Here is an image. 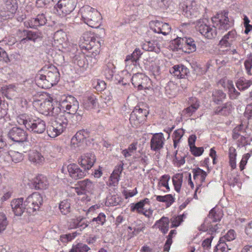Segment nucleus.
<instances>
[{"mask_svg": "<svg viewBox=\"0 0 252 252\" xmlns=\"http://www.w3.org/2000/svg\"><path fill=\"white\" fill-rule=\"evenodd\" d=\"M213 25L208 23L205 19H199L195 22V28L202 35L208 39H213L217 35V27L220 30H227L232 25L228 18V12H219L212 17Z\"/></svg>", "mask_w": 252, "mask_h": 252, "instance_id": "f257e3e1", "label": "nucleus"}, {"mask_svg": "<svg viewBox=\"0 0 252 252\" xmlns=\"http://www.w3.org/2000/svg\"><path fill=\"white\" fill-rule=\"evenodd\" d=\"M60 80V73L57 68L52 64L46 65L36 75L35 81L42 89H49L57 84Z\"/></svg>", "mask_w": 252, "mask_h": 252, "instance_id": "f03ea898", "label": "nucleus"}, {"mask_svg": "<svg viewBox=\"0 0 252 252\" xmlns=\"http://www.w3.org/2000/svg\"><path fill=\"white\" fill-rule=\"evenodd\" d=\"M95 156L87 153L78 159V163L83 169L76 164H70L67 167L69 176L74 180L82 179L87 175L88 170L91 168L95 161Z\"/></svg>", "mask_w": 252, "mask_h": 252, "instance_id": "7ed1b4c3", "label": "nucleus"}, {"mask_svg": "<svg viewBox=\"0 0 252 252\" xmlns=\"http://www.w3.org/2000/svg\"><path fill=\"white\" fill-rule=\"evenodd\" d=\"M65 114V112L60 111L56 116H52L54 119L51 121L50 125L48 126L47 129L49 136L55 138L64 131L68 122Z\"/></svg>", "mask_w": 252, "mask_h": 252, "instance_id": "20e7f679", "label": "nucleus"}, {"mask_svg": "<svg viewBox=\"0 0 252 252\" xmlns=\"http://www.w3.org/2000/svg\"><path fill=\"white\" fill-rule=\"evenodd\" d=\"M223 216V213L215 208L211 209L204 222L199 227L200 231H207L208 234H214L219 228L218 224H213L214 222L220 221Z\"/></svg>", "mask_w": 252, "mask_h": 252, "instance_id": "39448f33", "label": "nucleus"}, {"mask_svg": "<svg viewBox=\"0 0 252 252\" xmlns=\"http://www.w3.org/2000/svg\"><path fill=\"white\" fill-rule=\"evenodd\" d=\"M82 17L84 22L89 26L97 28L100 25V14L95 9L89 6H85L81 10Z\"/></svg>", "mask_w": 252, "mask_h": 252, "instance_id": "423d86ee", "label": "nucleus"}, {"mask_svg": "<svg viewBox=\"0 0 252 252\" xmlns=\"http://www.w3.org/2000/svg\"><path fill=\"white\" fill-rule=\"evenodd\" d=\"M33 104L41 113L46 116H56L58 112H60L61 109L53 107L52 102L49 100H36L33 101Z\"/></svg>", "mask_w": 252, "mask_h": 252, "instance_id": "0eeeda50", "label": "nucleus"}, {"mask_svg": "<svg viewBox=\"0 0 252 252\" xmlns=\"http://www.w3.org/2000/svg\"><path fill=\"white\" fill-rule=\"evenodd\" d=\"M42 203L43 198L41 194L37 192L32 193L25 200L27 212L31 214L39 210Z\"/></svg>", "mask_w": 252, "mask_h": 252, "instance_id": "6e6552de", "label": "nucleus"}, {"mask_svg": "<svg viewBox=\"0 0 252 252\" xmlns=\"http://www.w3.org/2000/svg\"><path fill=\"white\" fill-rule=\"evenodd\" d=\"M180 6L187 17H195L199 14V6L194 0H185L180 3Z\"/></svg>", "mask_w": 252, "mask_h": 252, "instance_id": "1a4fd4ad", "label": "nucleus"}, {"mask_svg": "<svg viewBox=\"0 0 252 252\" xmlns=\"http://www.w3.org/2000/svg\"><path fill=\"white\" fill-rule=\"evenodd\" d=\"M45 122L39 118L31 117L26 126L28 130L36 134H41L46 129Z\"/></svg>", "mask_w": 252, "mask_h": 252, "instance_id": "9d476101", "label": "nucleus"}, {"mask_svg": "<svg viewBox=\"0 0 252 252\" xmlns=\"http://www.w3.org/2000/svg\"><path fill=\"white\" fill-rule=\"evenodd\" d=\"M175 42L179 48H182L184 51L189 54L196 50L195 41L192 38L177 37Z\"/></svg>", "mask_w": 252, "mask_h": 252, "instance_id": "9b49d317", "label": "nucleus"}, {"mask_svg": "<svg viewBox=\"0 0 252 252\" xmlns=\"http://www.w3.org/2000/svg\"><path fill=\"white\" fill-rule=\"evenodd\" d=\"M192 172L193 173V178L196 181V188L193 194V198L197 199V192L201 187L204 186L203 183L205 182L208 174L205 171L199 167L193 169Z\"/></svg>", "mask_w": 252, "mask_h": 252, "instance_id": "f8f14e48", "label": "nucleus"}, {"mask_svg": "<svg viewBox=\"0 0 252 252\" xmlns=\"http://www.w3.org/2000/svg\"><path fill=\"white\" fill-rule=\"evenodd\" d=\"M17 8L15 0H7L0 10V15L4 20L11 18L15 13Z\"/></svg>", "mask_w": 252, "mask_h": 252, "instance_id": "ddd939ff", "label": "nucleus"}, {"mask_svg": "<svg viewBox=\"0 0 252 252\" xmlns=\"http://www.w3.org/2000/svg\"><path fill=\"white\" fill-rule=\"evenodd\" d=\"M8 137L14 142L22 143L27 141L28 133L23 129L19 127H13L7 134Z\"/></svg>", "mask_w": 252, "mask_h": 252, "instance_id": "4468645a", "label": "nucleus"}, {"mask_svg": "<svg viewBox=\"0 0 252 252\" xmlns=\"http://www.w3.org/2000/svg\"><path fill=\"white\" fill-rule=\"evenodd\" d=\"M151 30L154 32L162 34L163 35L169 34L171 28L168 23H163L159 20H153L149 23Z\"/></svg>", "mask_w": 252, "mask_h": 252, "instance_id": "2eb2a0df", "label": "nucleus"}, {"mask_svg": "<svg viewBox=\"0 0 252 252\" xmlns=\"http://www.w3.org/2000/svg\"><path fill=\"white\" fill-rule=\"evenodd\" d=\"M55 7L58 13L63 16L72 12L75 8V5L72 0H60Z\"/></svg>", "mask_w": 252, "mask_h": 252, "instance_id": "dca6fc26", "label": "nucleus"}, {"mask_svg": "<svg viewBox=\"0 0 252 252\" xmlns=\"http://www.w3.org/2000/svg\"><path fill=\"white\" fill-rule=\"evenodd\" d=\"M63 107L65 108V111L69 114L74 115L76 114L79 108V102L77 99L71 95L66 97L64 102H63Z\"/></svg>", "mask_w": 252, "mask_h": 252, "instance_id": "f3484780", "label": "nucleus"}, {"mask_svg": "<svg viewBox=\"0 0 252 252\" xmlns=\"http://www.w3.org/2000/svg\"><path fill=\"white\" fill-rule=\"evenodd\" d=\"M165 141V139L162 132L153 134L150 141L151 150L153 151H159L163 148Z\"/></svg>", "mask_w": 252, "mask_h": 252, "instance_id": "a211bd4d", "label": "nucleus"}, {"mask_svg": "<svg viewBox=\"0 0 252 252\" xmlns=\"http://www.w3.org/2000/svg\"><path fill=\"white\" fill-rule=\"evenodd\" d=\"M100 46V41L96 40L95 37L94 40H92L89 43H86V46L84 44H80V47L82 49L88 50L94 57L99 53Z\"/></svg>", "mask_w": 252, "mask_h": 252, "instance_id": "6ab92c4d", "label": "nucleus"}, {"mask_svg": "<svg viewBox=\"0 0 252 252\" xmlns=\"http://www.w3.org/2000/svg\"><path fill=\"white\" fill-rule=\"evenodd\" d=\"M11 206L13 212L16 216H20L27 210V206L25 205V201L23 202V198H19L12 200Z\"/></svg>", "mask_w": 252, "mask_h": 252, "instance_id": "aec40b11", "label": "nucleus"}, {"mask_svg": "<svg viewBox=\"0 0 252 252\" xmlns=\"http://www.w3.org/2000/svg\"><path fill=\"white\" fill-rule=\"evenodd\" d=\"M237 37L236 31L234 30L229 31L222 37L219 41V45L221 47H230Z\"/></svg>", "mask_w": 252, "mask_h": 252, "instance_id": "412c9836", "label": "nucleus"}, {"mask_svg": "<svg viewBox=\"0 0 252 252\" xmlns=\"http://www.w3.org/2000/svg\"><path fill=\"white\" fill-rule=\"evenodd\" d=\"M189 106L183 111V114L186 115L187 117L191 116L193 113L195 112L200 105L197 98L195 97H191L189 100Z\"/></svg>", "mask_w": 252, "mask_h": 252, "instance_id": "4be33fe9", "label": "nucleus"}, {"mask_svg": "<svg viewBox=\"0 0 252 252\" xmlns=\"http://www.w3.org/2000/svg\"><path fill=\"white\" fill-rule=\"evenodd\" d=\"M142 109L139 106L135 107L130 115L129 121L132 125L136 127L140 126L142 118Z\"/></svg>", "mask_w": 252, "mask_h": 252, "instance_id": "5701e85b", "label": "nucleus"}, {"mask_svg": "<svg viewBox=\"0 0 252 252\" xmlns=\"http://www.w3.org/2000/svg\"><path fill=\"white\" fill-rule=\"evenodd\" d=\"M234 107L231 101L223 103L222 106H218L214 110V114L227 116L231 114Z\"/></svg>", "mask_w": 252, "mask_h": 252, "instance_id": "b1692460", "label": "nucleus"}, {"mask_svg": "<svg viewBox=\"0 0 252 252\" xmlns=\"http://www.w3.org/2000/svg\"><path fill=\"white\" fill-rule=\"evenodd\" d=\"M233 239H234V237H220L219 243L214 250V252H227L228 250H230L231 248H229L226 242H230Z\"/></svg>", "mask_w": 252, "mask_h": 252, "instance_id": "393cba45", "label": "nucleus"}, {"mask_svg": "<svg viewBox=\"0 0 252 252\" xmlns=\"http://www.w3.org/2000/svg\"><path fill=\"white\" fill-rule=\"evenodd\" d=\"M48 185L47 178L42 175L37 176L35 178L33 182V186L36 189H46Z\"/></svg>", "mask_w": 252, "mask_h": 252, "instance_id": "a878e982", "label": "nucleus"}, {"mask_svg": "<svg viewBox=\"0 0 252 252\" xmlns=\"http://www.w3.org/2000/svg\"><path fill=\"white\" fill-rule=\"evenodd\" d=\"M141 55V51L139 49H136L131 55L126 56L125 60L126 65L130 62L133 63L135 66L138 65L140 67V63L138 62L139 58Z\"/></svg>", "mask_w": 252, "mask_h": 252, "instance_id": "bb28decb", "label": "nucleus"}, {"mask_svg": "<svg viewBox=\"0 0 252 252\" xmlns=\"http://www.w3.org/2000/svg\"><path fill=\"white\" fill-rule=\"evenodd\" d=\"M29 159L30 161L35 164H42L44 161V157L38 151L32 150L29 154Z\"/></svg>", "mask_w": 252, "mask_h": 252, "instance_id": "cd10ccee", "label": "nucleus"}, {"mask_svg": "<svg viewBox=\"0 0 252 252\" xmlns=\"http://www.w3.org/2000/svg\"><path fill=\"white\" fill-rule=\"evenodd\" d=\"M236 86L240 91L245 90L249 88L252 85V78L248 80L244 77H241L238 78L236 82Z\"/></svg>", "mask_w": 252, "mask_h": 252, "instance_id": "c85d7f7f", "label": "nucleus"}, {"mask_svg": "<svg viewBox=\"0 0 252 252\" xmlns=\"http://www.w3.org/2000/svg\"><path fill=\"white\" fill-rule=\"evenodd\" d=\"M143 50L155 51L156 53H159L160 51L157 40H145L144 43H143Z\"/></svg>", "mask_w": 252, "mask_h": 252, "instance_id": "c756f323", "label": "nucleus"}, {"mask_svg": "<svg viewBox=\"0 0 252 252\" xmlns=\"http://www.w3.org/2000/svg\"><path fill=\"white\" fill-rule=\"evenodd\" d=\"M96 104V98L94 95H87L83 98V104L84 108L87 110L93 109Z\"/></svg>", "mask_w": 252, "mask_h": 252, "instance_id": "7c9ffc66", "label": "nucleus"}, {"mask_svg": "<svg viewBox=\"0 0 252 252\" xmlns=\"http://www.w3.org/2000/svg\"><path fill=\"white\" fill-rule=\"evenodd\" d=\"M156 200L158 202H164L166 207L171 206L175 201V197L172 194L165 195H155Z\"/></svg>", "mask_w": 252, "mask_h": 252, "instance_id": "2f4dec72", "label": "nucleus"}, {"mask_svg": "<svg viewBox=\"0 0 252 252\" xmlns=\"http://www.w3.org/2000/svg\"><path fill=\"white\" fill-rule=\"evenodd\" d=\"M226 96V94L221 90H214L212 93L213 101L217 104H219L225 100Z\"/></svg>", "mask_w": 252, "mask_h": 252, "instance_id": "473e14b6", "label": "nucleus"}, {"mask_svg": "<svg viewBox=\"0 0 252 252\" xmlns=\"http://www.w3.org/2000/svg\"><path fill=\"white\" fill-rule=\"evenodd\" d=\"M79 187L82 190L87 192L91 191L94 188V184L89 179H85L83 181L78 182Z\"/></svg>", "mask_w": 252, "mask_h": 252, "instance_id": "72a5a7b5", "label": "nucleus"}, {"mask_svg": "<svg viewBox=\"0 0 252 252\" xmlns=\"http://www.w3.org/2000/svg\"><path fill=\"white\" fill-rule=\"evenodd\" d=\"M226 87L228 90L229 98L231 99H236L240 95V94L236 91L234 85L231 80H227Z\"/></svg>", "mask_w": 252, "mask_h": 252, "instance_id": "f704fd0d", "label": "nucleus"}, {"mask_svg": "<svg viewBox=\"0 0 252 252\" xmlns=\"http://www.w3.org/2000/svg\"><path fill=\"white\" fill-rule=\"evenodd\" d=\"M170 179V177L168 174H164L161 177L158 185V188L159 189L162 190L163 187L165 188L166 190L164 191H169L170 188L168 185V182Z\"/></svg>", "mask_w": 252, "mask_h": 252, "instance_id": "c9c22d12", "label": "nucleus"}, {"mask_svg": "<svg viewBox=\"0 0 252 252\" xmlns=\"http://www.w3.org/2000/svg\"><path fill=\"white\" fill-rule=\"evenodd\" d=\"M54 39L60 45H63L67 40L66 34L62 30L58 31L55 33Z\"/></svg>", "mask_w": 252, "mask_h": 252, "instance_id": "e433bc0d", "label": "nucleus"}, {"mask_svg": "<svg viewBox=\"0 0 252 252\" xmlns=\"http://www.w3.org/2000/svg\"><path fill=\"white\" fill-rule=\"evenodd\" d=\"M172 182L175 190L179 192L183 182V176L182 174H175L172 177Z\"/></svg>", "mask_w": 252, "mask_h": 252, "instance_id": "4c0bfd02", "label": "nucleus"}, {"mask_svg": "<svg viewBox=\"0 0 252 252\" xmlns=\"http://www.w3.org/2000/svg\"><path fill=\"white\" fill-rule=\"evenodd\" d=\"M156 225L163 234H166L168 230V219L166 217H162L158 221H157Z\"/></svg>", "mask_w": 252, "mask_h": 252, "instance_id": "58836bf2", "label": "nucleus"}, {"mask_svg": "<svg viewBox=\"0 0 252 252\" xmlns=\"http://www.w3.org/2000/svg\"><path fill=\"white\" fill-rule=\"evenodd\" d=\"M85 139L83 136L81 131H78L71 139V144L74 148L79 147L81 143L85 141Z\"/></svg>", "mask_w": 252, "mask_h": 252, "instance_id": "ea45409f", "label": "nucleus"}, {"mask_svg": "<svg viewBox=\"0 0 252 252\" xmlns=\"http://www.w3.org/2000/svg\"><path fill=\"white\" fill-rule=\"evenodd\" d=\"M184 134V130L183 129H178L174 131L172 138L173 140V147L176 148L178 143L180 142L182 137Z\"/></svg>", "mask_w": 252, "mask_h": 252, "instance_id": "a19ab883", "label": "nucleus"}, {"mask_svg": "<svg viewBox=\"0 0 252 252\" xmlns=\"http://www.w3.org/2000/svg\"><path fill=\"white\" fill-rule=\"evenodd\" d=\"M244 65L246 72L248 75H252V54H248L245 60Z\"/></svg>", "mask_w": 252, "mask_h": 252, "instance_id": "79ce46f5", "label": "nucleus"}, {"mask_svg": "<svg viewBox=\"0 0 252 252\" xmlns=\"http://www.w3.org/2000/svg\"><path fill=\"white\" fill-rule=\"evenodd\" d=\"M75 64L78 65L80 67H84L86 65V58L84 54L76 55L73 59Z\"/></svg>", "mask_w": 252, "mask_h": 252, "instance_id": "37998d69", "label": "nucleus"}, {"mask_svg": "<svg viewBox=\"0 0 252 252\" xmlns=\"http://www.w3.org/2000/svg\"><path fill=\"white\" fill-rule=\"evenodd\" d=\"M24 32H26L27 36L26 38H23L21 40V43H24L26 42V41L29 40H32L35 41L38 37H39V35L38 33L30 31H24Z\"/></svg>", "mask_w": 252, "mask_h": 252, "instance_id": "c03bdc74", "label": "nucleus"}, {"mask_svg": "<svg viewBox=\"0 0 252 252\" xmlns=\"http://www.w3.org/2000/svg\"><path fill=\"white\" fill-rule=\"evenodd\" d=\"M141 74L137 73L134 74L131 78L132 84L135 87H137L139 90L142 89Z\"/></svg>", "mask_w": 252, "mask_h": 252, "instance_id": "a18cd8bd", "label": "nucleus"}, {"mask_svg": "<svg viewBox=\"0 0 252 252\" xmlns=\"http://www.w3.org/2000/svg\"><path fill=\"white\" fill-rule=\"evenodd\" d=\"M90 248L86 245L80 243L73 246L69 252H88Z\"/></svg>", "mask_w": 252, "mask_h": 252, "instance_id": "49530a36", "label": "nucleus"}, {"mask_svg": "<svg viewBox=\"0 0 252 252\" xmlns=\"http://www.w3.org/2000/svg\"><path fill=\"white\" fill-rule=\"evenodd\" d=\"M151 4L153 6L160 7V8H166L170 3V0H151Z\"/></svg>", "mask_w": 252, "mask_h": 252, "instance_id": "de8ad7c7", "label": "nucleus"}, {"mask_svg": "<svg viewBox=\"0 0 252 252\" xmlns=\"http://www.w3.org/2000/svg\"><path fill=\"white\" fill-rule=\"evenodd\" d=\"M59 208L61 213L65 215L70 211V203L67 200H64L61 202Z\"/></svg>", "mask_w": 252, "mask_h": 252, "instance_id": "09e8293b", "label": "nucleus"}, {"mask_svg": "<svg viewBox=\"0 0 252 252\" xmlns=\"http://www.w3.org/2000/svg\"><path fill=\"white\" fill-rule=\"evenodd\" d=\"M8 105L0 97V119L4 117L7 113Z\"/></svg>", "mask_w": 252, "mask_h": 252, "instance_id": "8fccbe9b", "label": "nucleus"}, {"mask_svg": "<svg viewBox=\"0 0 252 252\" xmlns=\"http://www.w3.org/2000/svg\"><path fill=\"white\" fill-rule=\"evenodd\" d=\"M94 39V35L91 32H86L84 33L81 38L80 44H84L86 46V43H89L92 40Z\"/></svg>", "mask_w": 252, "mask_h": 252, "instance_id": "3c124183", "label": "nucleus"}, {"mask_svg": "<svg viewBox=\"0 0 252 252\" xmlns=\"http://www.w3.org/2000/svg\"><path fill=\"white\" fill-rule=\"evenodd\" d=\"M105 221V215L103 213H100L98 216L96 218H94L90 222L93 225H95V223L98 224L103 225Z\"/></svg>", "mask_w": 252, "mask_h": 252, "instance_id": "603ef678", "label": "nucleus"}, {"mask_svg": "<svg viewBox=\"0 0 252 252\" xmlns=\"http://www.w3.org/2000/svg\"><path fill=\"white\" fill-rule=\"evenodd\" d=\"M186 217L184 214L182 215L177 216L176 217H173L171 219V226H178L183 221V219Z\"/></svg>", "mask_w": 252, "mask_h": 252, "instance_id": "864d4df0", "label": "nucleus"}, {"mask_svg": "<svg viewBox=\"0 0 252 252\" xmlns=\"http://www.w3.org/2000/svg\"><path fill=\"white\" fill-rule=\"evenodd\" d=\"M243 128L244 126L242 125H238L234 128L232 134L233 139H236L241 137L242 133L244 132Z\"/></svg>", "mask_w": 252, "mask_h": 252, "instance_id": "5fc2aeb1", "label": "nucleus"}, {"mask_svg": "<svg viewBox=\"0 0 252 252\" xmlns=\"http://www.w3.org/2000/svg\"><path fill=\"white\" fill-rule=\"evenodd\" d=\"M173 163L176 166H181V165H184L185 163V156L182 157H178L177 151L175 152V157L173 158Z\"/></svg>", "mask_w": 252, "mask_h": 252, "instance_id": "6e6d98bb", "label": "nucleus"}, {"mask_svg": "<svg viewBox=\"0 0 252 252\" xmlns=\"http://www.w3.org/2000/svg\"><path fill=\"white\" fill-rule=\"evenodd\" d=\"M123 169V164H120L118 166L116 167L114 170L113 173L111 175V178H113L117 181L119 180L120 174L121 173Z\"/></svg>", "mask_w": 252, "mask_h": 252, "instance_id": "4d7b16f0", "label": "nucleus"}, {"mask_svg": "<svg viewBox=\"0 0 252 252\" xmlns=\"http://www.w3.org/2000/svg\"><path fill=\"white\" fill-rule=\"evenodd\" d=\"M10 155L12 160L15 162H18L23 159L22 154L18 152L11 151Z\"/></svg>", "mask_w": 252, "mask_h": 252, "instance_id": "13d9d810", "label": "nucleus"}, {"mask_svg": "<svg viewBox=\"0 0 252 252\" xmlns=\"http://www.w3.org/2000/svg\"><path fill=\"white\" fill-rule=\"evenodd\" d=\"M251 156V154H249V153H247V154H244L243 156L239 165L240 169L241 171L242 170L244 169L245 166L246 165Z\"/></svg>", "mask_w": 252, "mask_h": 252, "instance_id": "bf43d9fd", "label": "nucleus"}, {"mask_svg": "<svg viewBox=\"0 0 252 252\" xmlns=\"http://www.w3.org/2000/svg\"><path fill=\"white\" fill-rule=\"evenodd\" d=\"M30 117L29 116L27 117L24 115H20L17 117V121L19 125H24L26 127L27 125L30 120Z\"/></svg>", "mask_w": 252, "mask_h": 252, "instance_id": "052dcab7", "label": "nucleus"}, {"mask_svg": "<svg viewBox=\"0 0 252 252\" xmlns=\"http://www.w3.org/2000/svg\"><path fill=\"white\" fill-rule=\"evenodd\" d=\"M131 211L132 212L136 211L138 213H142V200H140L136 204H131L130 207Z\"/></svg>", "mask_w": 252, "mask_h": 252, "instance_id": "680f3d73", "label": "nucleus"}, {"mask_svg": "<svg viewBox=\"0 0 252 252\" xmlns=\"http://www.w3.org/2000/svg\"><path fill=\"white\" fill-rule=\"evenodd\" d=\"M114 69L115 66L114 64L112 63L109 62L106 64V66L105 69V72L108 74L109 77H111L113 75Z\"/></svg>", "mask_w": 252, "mask_h": 252, "instance_id": "e2e57ef3", "label": "nucleus"}, {"mask_svg": "<svg viewBox=\"0 0 252 252\" xmlns=\"http://www.w3.org/2000/svg\"><path fill=\"white\" fill-rule=\"evenodd\" d=\"M130 153H133L134 151L138 150V152L141 150L140 143H138L137 142H133L128 147L127 149Z\"/></svg>", "mask_w": 252, "mask_h": 252, "instance_id": "0e129e2a", "label": "nucleus"}, {"mask_svg": "<svg viewBox=\"0 0 252 252\" xmlns=\"http://www.w3.org/2000/svg\"><path fill=\"white\" fill-rule=\"evenodd\" d=\"M15 86L9 85L8 87H4L2 88V93L4 94L7 97L9 94H11L12 92L14 91Z\"/></svg>", "mask_w": 252, "mask_h": 252, "instance_id": "69168bd1", "label": "nucleus"}, {"mask_svg": "<svg viewBox=\"0 0 252 252\" xmlns=\"http://www.w3.org/2000/svg\"><path fill=\"white\" fill-rule=\"evenodd\" d=\"M203 152H204V148L196 147L195 145H194L191 153H192V154H193L195 156H201V155L203 154Z\"/></svg>", "mask_w": 252, "mask_h": 252, "instance_id": "338daca9", "label": "nucleus"}, {"mask_svg": "<svg viewBox=\"0 0 252 252\" xmlns=\"http://www.w3.org/2000/svg\"><path fill=\"white\" fill-rule=\"evenodd\" d=\"M245 116L248 119H250V118H252V103H250L246 107Z\"/></svg>", "mask_w": 252, "mask_h": 252, "instance_id": "774afa93", "label": "nucleus"}]
</instances>
